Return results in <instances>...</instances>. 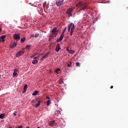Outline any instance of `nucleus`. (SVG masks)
Wrapping results in <instances>:
<instances>
[{
	"instance_id": "nucleus-2",
	"label": "nucleus",
	"mask_w": 128,
	"mask_h": 128,
	"mask_svg": "<svg viewBox=\"0 0 128 128\" xmlns=\"http://www.w3.org/2000/svg\"><path fill=\"white\" fill-rule=\"evenodd\" d=\"M52 34L50 35V38L49 39V40H50L52 39V38H54L58 36V28L56 27L53 28L52 30Z\"/></svg>"
},
{
	"instance_id": "nucleus-4",
	"label": "nucleus",
	"mask_w": 128,
	"mask_h": 128,
	"mask_svg": "<svg viewBox=\"0 0 128 128\" xmlns=\"http://www.w3.org/2000/svg\"><path fill=\"white\" fill-rule=\"evenodd\" d=\"M25 49H26L25 48H22V49L21 51L17 52V54H16V58H18V56H22V54H24V50Z\"/></svg>"
},
{
	"instance_id": "nucleus-33",
	"label": "nucleus",
	"mask_w": 128,
	"mask_h": 128,
	"mask_svg": "<svg viewBox=\"0 0 128 128\" xmlns=\"http://www.w3.org/2000/svg\"><path fill=\"white\" fill-rule=\"evenodd\" d=\"M16 128H22V126H20Z\"/></svg>"
},
{
	"instance_id": "nucleus-1",
	"label": "nucleus",
	"mask_w": 128,
	"mask_h": 128,
	"mask_svg": "<svg viewBox=\"0 0 128 128\" xmlns=\"http://www.w3.org/2000/svg\"><path fill=\"white\" fill-rule=\"evenodd\" d=\"M68 32H70V36H72V34L74 32V24H72V22L70 23L68 25Z\"/></svg>"
},
{
	"instance_id": "nucleus-26",
	"label": "nucleus",
	"mask_w": 128,
	"mask_h": 128,
	"mask_svg": "<svg viewBox=\"0 0 128 128\" xmlns=\"http://www.w3.org/2000/svg\"><path fill=\"white\" fill-rule=\"evenodd\" d=\"M30 45H26V50H28V48H30Z\"/></svg>"
},
{
	"instance_id": "nucleus-32",
	"label": "nucleus",
	"mask_w": 128,
	"mask_h": 128,
	"mask_svg": "<svg viewBox=\"0 0 128 128\" xmlns=\"http://www.w3.org/2000/svg\"><path fill=\"white\" fill-rule=\"evenodd\" d=\"M31 38H34V34H32L31 35Z\"/></svg>"
},
{
	"instance_id": "nucleus-43",
	"label": "nucleus",
	"mask_w": 128,
	"mask_h": 128,
	"mask_svg": "<svg viewBox=\"0 0 128 128\" xmlns=\"http://www.w3.org/2000/svg\"><path fill=\"white\" fill-rule=\"evenodd\" d=\"M27 128H30V127H28Z\"/></svg>"
},
{
	"instance_id": "nucleus-29",
	"label": "nucleus",
	"mask_w": 128,
	"mask_h": 128,
	"mask_svg": "<svg viewBox=\"0 0 128 128\" xmlns=\"http://www.w3.org/2000/svg\"><path fill=\"white\" fill-rule=\"evenodd\" d=\"M62 40H60V39L59 38H58L57 40H56V42H61Z\"/></svg>"
},
{
	"instance_id": "nucleus-15",
	"label": "nucleus",
	"mask_w": 128,
	"mask_h": 128,
	"mask_svg": "<svg viewBox=\"0 0 128 128\" xmlns=\"http://www.w3.org/2000/svg\"><path fill=\"white\" fill-rule=\"evenodd\" d=\"M38 94V90H35L34 92L32 93V96H36V94Z\"/></svg>"
},
{
	"instance_id": "nucleus-39",
	"label": "nucleus",
	"mask_w": 128,
	"mask_h": 128,
	"mask_svg": "<svg viewBox=\"0 0 128 128\" xmlns=\"http://www.w3.org/2000/svg\"><path fill=\"white\" fill-rule=\"evenodd\" d=\"M14 116H16V114L14 113Z\"/></svg>"
},
{
	"instance_id": "nucleus-13",
	"label": "nucleus",
	"mask_w": 128,
	"mask_h": 128,
	"mask_svg": "<svg viewBox=\"0 0 128 128\" xmlns=\"http://www.w3.org/2000/svg\"><path fill=\"white\" fill-rule=\"evenodd\" d=\"M40 101H38V103L35 104V108H38L40 106Z\"/></svg>"
},
{
	"instance_id": "nucleus-6",
	"label": "nucleus",
	"mask_w": 128,
	"mask_h": 128,
	"mask_svg": "<svg viewBox=\"0 0 128 128\" xmlns=\"http://www.w3.org/2000/svg\"><path fill=\"white\" fill-rule=\"evenodd\" d=\"M66 12L68 14V16H72V9L70 8L68 10H66Z\"/></svg>"
},
{
	"instance_id": "nucleus-38",
	"label": "nucleus",
	"mask_w": 128,
	"mask_h": 128,
	"mask_svg": "<svg viewBox=\"0 0 128 128\" xmlns=\"http://www.w3.org/2000/svg\"><path fill=\"white\" fill-rule=\"evenodd\" d=\"M34 102V100H32V102Z\"/></svg>"
},
{
	"instance_id": "nucleus-34",
	"label": "nucleus",
	"mask_w": 128,
	"mask_h": 128,
	"mask_svg": "<svg viewBox=\"0 0 128 128\" xmlns=\"http://www.w3.org/2000/svg\"><path fill=\"white\" fill-rule=\"evenodd\" d=\"M46 98H48V100H50V96H46Z\"/></svg>"
},
{
	"instance_id": "nucleus-19",
	"label": "nucleus",
	"mask_w": 128,
	"mask_h": 128,
	"mask_svg": "<svg viewBox=\"0 0 128 128\" xmlns=\"http://www.w3.org/2000/svg\"><path fill=\"white\" fill-rule=\"evenodd\" d=\"M66 27L65 28L62 30V34L64 35V32H66Z\"/></svg>"
},
{
	"instance_id": "nucleus-41",
	"label": "nucleus",
	"mask_w": 128,
	"mask_h": 128,
	"mask_svg": "<svg viewBox=\"0 0 128 128\" xmlns=\"http://www.w3.org/2000/svg\"><path fill=\"white\" fill-rule=\"evenodd\" d=\"M37 128H40V126H38V127Z\"/></svg>"
},
{
	"instance_id": "nucleus-11",
	"label": "nucleus",
	"mask_w": 128,
	"mask_h": 128,
	"mask_svg": "<svg viewBox=\"0 0 128 128\" xmlns=\"http://www.w3.org/2000/svg\"><path fill=\"white\" fill-rule=\"evenodd\" d=\"M4 38H6V36H2L0 38L2 42H4Z\"/></svg>"
},
{
	"instance_id": "nucleus-37",
	"label": "nucleus",
	"mask_w": 128,
	"mask_h": 128,
	"mask_svg": "<svg viewBox=\"0 0 128 128\" xmlns=\"http://www.w3.org/2000/svg\"><path fill=\"white\" fill-rule=\"evenodd\" d=\"M2 32V28H0V32Z\"/></svg>"
},
{
	"instance_id": "nucleus-23",
	"label": "nucleus",
	"mask_w": 128,
	"mask_h": 128,
	"mask_svg": "<svg viewBox=\"0 0 128 128\" xmlns=\"http://www.w3.org/2000/svg\"><path fill=\"white\" fill-rule=\"evenodd\" d=\"M56 122V121L53 120L52 122H50V126H54V124Z\"/></svg>"
},
{
	"instance_id": "nucleus-42",
	"label": "nucleus",
	"mask_w": 128,
	"mask_h": 128,
	"mask_svg": "<svg viewBox=\"0 0 128 128\" xmlns=\"http://www.w3.org/2000/svg\"><path fill=\"white\" fill-rule=\"evenodd\" d=\"M43 6H45V4H43Z\"/></svg>"
},
{
	"instance_id": "nucleus-36",
	"label": "nucleus",
	"mask_w": 128,
	"mask_h": 128,
	"mask_svg": "<svg viewBox=\"0 0 128 128\" xmlns=\"http://www.w3.org/2000/svg\"><path fill=\"white\" fill-rule=\"evenodd\" d=\"M110 88H114V86H112L110 87Z\"/></svg>"
},
{
	"instance_id": "nucleus-35",
	"label": "nucleus",
	"mask_w": 128,
	"mask_h": 128,
	"mask_svg": "<svg viewBox=\"0 0 128 128\" xmlns=\"http://www.w3.org/2000/svg\"><path fill=\"white\" fill-rule=\"evenodd\" d=\"M38 56H36V57H34V60H36V58H38Z\"/></svg>"
},
{
	"instance_id": "nucleus-16",
	"label": "nucleus",
	"mask_w": 128,
	"mask_h": 128,
	"mask_svg": "<svg viewBox=\"0 0 128 128\" xmlns=\"http://www.w3.org/2000/svg\"><path fill=\"white\" fill-rule=\"evenodd\" d=\"M4 116H6V114H0V118H1V119L4 118Z\"/></svg>"
},
{
	"instance_id": "nucleus-8",
	"label": "nucleus",
	"mask_w": 128,
	"mask_h": 128,
	"mask_svg": "<svg viewBox=\"0 0 128 128\" xmlns=\"http://www.w3.org/2000/svg\"><path fill=\"white\" fill-rule=\"evenodd\" d=\"M66 50L68 52V54H74V50H69L68 48H66Z\"/></svg>"
},
{
	"instance_id": "nucleus-9",
	"label": "nucleus",
	"mask_w": 128,
	"mask_h": 128,
	"mask_svg": "<svg viewBox=\"0 0 128 128\" xmlns=\"http://www.w3.org/2000/svg\"><path fill=\"white\" fill-rule=\"evenodd\" d=\"M14 40H18L20 38V36H19L18 34H15L14 36Z\"/></svg>"
},
{
	"instance_id": "nucleus-40",
	"label": "nucleus",
	"mask_w": 128,
	"mask_h": 128,
	"mask_svg": "<svg viewBox=\"0 0 128 128\" xmlns=\"http://www.w3.org/2000/svg\"><path fill=\"white\" fill-rule=\"evenodd\" d=\"M59 114H60V111H59Z\"/></svg>"
},
{
	"instance_id": "nucleus-22",
	"label": "nucleus",
	"mask_w": 128,
	"mask_h": 128,
	"mask_svg": "<svg viewBox=\"0 0 128 128\" xmlns=\"http://www.w3.org/2000/svg\"><path fill=\"white\" fill-rule=\"evenodd\" d=\"M18 76V73L16 72H13V78H14L15 76Z\"/></svg>"
},
{
	"instance_id": "nucleus-17",
	"label": "nucleus",
	"mask_w": 128,
	"mask_h": 128,
	"mask_svg": "<svg viewBox=\"0 0 128 128\" xmlns=\"http://www.w3.org/2000/svg\"><path fill=\"white\" fill-rule=\"evenodd\" d=\"M64 36V35L63 34H61L59 38L60 39V40H63Z\"/></svg>"
},
{
	"instance_id": "nucleus-27",
	"label": "nucleus",
	"mask_w": 128,
	"mask_h": 128,
	"mask_svg": "<svg viewBox=\"0 0 128 128\" xmlns=\"http://www.w3.org/2000/svg\"><path fill=\"white\" fill-rule=\"evenodd\" d=\"M76 66H80V64L79 62H77L76 63Z\"/></svg>"
},
{
	"instance_id": "nucleus-25",
	"label": "nucleus",
	"mask_w": 128,
	"mask_h": 128,
	"mask_svg": "<svg viewBox=\"0 0 128 128\" xmlns=\"http://www.w3.org/2000/svg\"><path fill=\"white\" fill-rule=\"evenodd\" d=\"M64 82V81H62V79H60L58 81V84H62Z\"/></svg>"
},
{
	"instance_id": "nucleus-18",
	"label": "nucleus",
	"mask_w": 128,
	"mask_h": 128,
	"mask_svg": "<svg viewBox=\"0 0 128 128\" xmlns=\"http://www.w3.org/2000/svg\"><path fill=\"white\" fill-rule=\"evenodd\" d=\"M38 60H33L32 62V64H38Z\"/></svg>"
},
{
	"instance_id": "nucleus-20",
	"label": "nucleus",
	"mask_w": 128,
	"mask_h": 128,
	"mask_svg": "<svg viewBox=\"0 0 128 128\" xmlns=\"http://www.w3.org/2000/svg\"><path fill=\"white\" fill-rule=\"evenodd\" d=\"M25 40H26V38H22L20 40L21 42H24Z\"/></svg>"
},
{
	"instance_id": "nucleus-10",
	"label": "nucleus",
	"mask_w": 128,
	"mask_h": 128,
	"mask_svg": "<svg viewBox=\"0 0 128 128\" xmlns=\"http://www.w3.org/2000/svg\"><path fill=\"white\" fill-rule=\"evenodd\" d=\"M50 54V52H46L42 57L41 58V60H44V58H47V56Z\"/></svg>"
},
{
	"instance_id": "nucleus-28",
	"label": "nucleus",
	"mask_w": 128,
	"mask_h": 128,
	"mask_svg": "<svg viewBox=\"0 0 128 128\" xmlns=\"http://www.w3.org/2000/svg\"><path fill=\"white\" fill-rule=\"evenodd\" d=\"M68 68H70L72 66V62H70V64H68Z\"/></svg>"
},
{
	"instance_id": "nucleus-12",
	"label": "nucleus",
	"mask_w": 128,
	"mask_h": 128,
	"mask_svg": "<svg viewBox=\"0 0 128 128\" xmlns=\"http://www.w3.org/2000/svg\"><path fill=\"white\" fill-rule=\"evenodd\" d=\"M27 89H28V85L26 84L24 87V92H26Z\"/></svg>"
},
{
	"instance_id": "nucleus-24",
	"label": "nucleus",
	"mask_w": 128,
	"mask_h": 128,
	"mask_svg": "<svg viewBox=\"0 0 128 128\" xmlns=\"http://www.w3.org/2000/svg\"><path fill=\"white\" fill-rule=\"evenodd\" d=\"M46 102H47L46 105L47 106H50V100H48Z\"/></svg>"
},
{
	"instance_id": "nucleus-30",
	"label": "nucleus",
	"mask_w": 128,
	"mask_h": 128,
	"mask_svg": "<svg viewBox=\"0 0 128 128\" xmlns=\"http://www.w3.org/2000/svg\"><path fill=\"white\" fill-rule=\"evenodd\" d=\"M38 34H34V37H35V38H38Z\"/></svg>"
},
{
	"instance_id": "nucleus-7",
	"label": "nucleus",
	"mask_w": 128,
	"mask_h": 128,
	"mask_svg": "<svg viewBox=\"0 0 128 128\" xmlns=\"http://www.w3.org/2000/svg\"><path fill=\"white\" fill-rule=\"evenodd\" d=\"M55 50L56 52H58L60 50V44H56Z\"/></svg>"
},
{
	"instance_id": "nucleus-21",
	"label": "nucleus",
	"mask_w": 128,
	"mask_h": 128,
	"mask_svg": "<svg viewBox=\"0 0 128 128\" xmlns=\"http://www.w3.org/2000/svg\"><path fill=\"white\" fill-rule=\"evenodd\" d=\"M60 68H57L56 70H54V72H56V74H58V72H60Z\"/></svg>"
},
{
	"instance_id": "nucleus-5",
	"label": "nucleus",
	"mask_w": 128,
	"mask_h": 128,
	"mask_svg": "<svg viewBox=\"0 0 128 128\" xmlns=\"http://www.w3.org/2000/svg\"><path fill=\"white\" fill-rule=\"evenodd\" d=\"M56 4L57 6H62V4H64V1H57L56 2Z\"/></svg>"
},
{
	"instance_id": "nucleus-31",
	"label": "nucleus",
	"mask_w": 128,
	"mask_h": 128,
	"mask_svg": "<svg viewBox=\"0 0 128 128\" xmlns=\"http://www.w3.org/2000/svg\"><path fill=\"white\" fill-rule=\"evenodd\" d=\"M18 69H15L14 70V72H18Z\"/></svg>"
},
{
	"instance_id": "nucleus-14",
	"label": "nucleus",
	"mask_w": 128,
	"mask_h": 128,
	"mask_svg": "<svg viewBox=\"0 0 128 128\" xmlns=\"http://www.w3.org/2000/svg\"><path fill=\"white\" fill-rule=\"evenodd\" d=\"M16 43L14 42L12 45H10V48H16Z\"/></svg>"
},
{
	"instance_id": "nucleus-3",
	"label": "nucleus",
	"mask_w": 128,
	"mask_h": 128,
	"mask_svg": "<svg viewBox=\"0 0 128 128\" xmlns=\"http://www.w3.org/2000/svg\"><path fill=\"white\" fill-rule=\"evenodd\" d=\"M76 8H81L82 10H86V2L82 3V2H79L78 4H76Z\"/></svg>"
}]
</instances>
